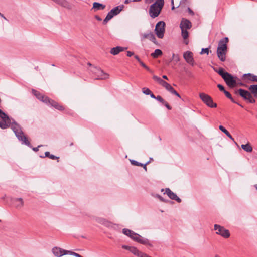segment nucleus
<instances>
[{"instance_id": "1", "label": "nucleus", "mask_w": 257, "mask_h": 257, "mask_svg": "<svg viewBox=\"0 0 257 257\" xmlns=\"http://www.w3.org/2000/svg\"><path fill=\"white\" fill-rule=\"evenodd\" d=\"M0 127L5 129L11 125V128L13 130L18 139L27 146L31 148V145L28 140L27 138L24 135L21 126L16 123L14 120L11 122L10 118L4 112L0 115Z\"/></svg>"}, {"instance_id": "2", "label": "nucleus", "mask_w": 257, "mask_h": 257, "mask_svg": "<svg viewBox=\"0 0 257 257\" xmlns=\"http://www.w3.org/2000/svg\"><path fill=\"white\" fill-rule=\"evenodd\" d=\"M164 5V0H156L154 3L150 6L149 10L150 16L152 18L158 17L160 14Z\"/></svg>"}, {"instance_id": "3", "label": "nucleus", "mask_w": 257, "mask_h": 257, "mask_svg": "<svg viewBox=\"0 0 257 257\" xmlns=\"http://www.w3.org/2000/svg\"><path fill=\"white\" fill-rule=\"evenodd\" d=\"M192 27L191 22L187 19L182 18L180 24V28L181 30V36L184 40L188 38L189 33L188 30Z\"/></svg>"}, {"instance_id": "4", "label": "nucleus", "mask_w": 257, "mask_h": 257, "mask_svg": "<svg viewBox=\"0 0 257 257\" xmlns=\"http://www.w3.org/2000/svg\"><path fill=\"white\" fill-rule=\"evenodd\" d=\"M236 94H239L244 101L250 103H254L255 100L253 98L251 93L243 89H239L235 91Z\"/></svg>"}, {"instance_id": "5", "label": "nucleus", "mask_w": 257, "mask_h": 257, "mask_svg": "<svg viewBox=\"0 0 257 257\" xmlns=\"http://www.w3.org/2000/svg\"><path fill=\"white\" fill-rule=\"evenodd\" d=\"M124 8L123 5H119L111 9L107 14L106 17L103 21V24L106 25L114 16L120 13Z\"/></svg>"}, {"instance_id": "6", "label": "nucleus", "mask_w": 257, "mask_h": 257, "mask_svg": "<svg viewBox=\"0 0 257 257\" xmlns=\"http://www.w3.org/2000/svg\"><path fill=\"white\" fill-rule=\"evenodd\" d=\"M90 71L94 75L96 79H106L108 78L109 75L105 73L100 68L93 66L90 69Z\"/></svg>"}, {"instance_id": "7", "label": "nucleus", "mask_w": 257, "mask_h": 257, "mask_svg": "<svg viewBox=\"0 0 257 257\" xmlns=\"http://www.w3.org/2000/svg\"><path fill=\"white\" fill-rule=\"evenodd\" d=\"M199 97L207 106L210 108H215L217 107L216 103L213 102L212 98L208 94L201 93L199 94Z\"/></svg>"}, {"instance_id": "8", "label": "nucleus", "mask_w": 257, "mask_h": 257, "mask_svg": "<svg viewBox=\"0 0 257 257\" xmlns=\"http://www.w3.org/2000/svg\"><path fill=\"white\" fill-rule=\"evenodd\" d=\"M214 229L216 231V234L219 235L225 238H228L230 235L229 230L220 225L215 224Z\"/></svg>"}, {"instance_id": "9", "label": "nucleus", "mask_w": 257, "mask_h": 257, "mask_svg": "<svg viewBox=\"0 0 257 257\" xmlns=\"http://www.w3.org/2000/svg\"><path fill=\"white\" fill-rule=\"evenodd\" d=\"M165 31V23L164 21H159L156 24L155 31L159 38H163Z\"/></svg>"}, {"instance_id": "10", "label": "nucleus", "mask_w": 257, "mask_h": 257, "mask_svg": "<svg viewBox=\"0 0 257 257\" xmlns=\"http://www.w3.org/2000/svg\"><path fill=\"white\" fill-rule=\"evenodd\" d=\"M153 79L155 81H157L159 84L162 85L163 87H164L169 92H170L172 90V89L173 88L169 83L162 79L161 78L156 75H154L153 76Z\"/></svg>"}, {"instance_id": "11", "label": "nucleus", "mask_w": 257, "mask_h": 257, "mask_svg": "<svg viewBox=\"0 0 257 257\" xmlns=\"http://www.w3.org/2000/svg\"><path fill=\"white\" fill-rule=\"evenodd\" d=\"M237 77H234L231 74L228 73L223 78L226 84L230 87H234L236 85V82L235 79Z\"/></svg>"}, {"instance_id": "12", "label": "nucleus", "mask_w": 257, "mask_h": 257, "mask_svg": "<svg viewBox=\"0 0 257 257\" xmlns=\"http://www.w3.org/2000/svg\"><path fill=\"white\" fill-rule=\"evenodd\" d=\"M183 57L185 61L192 66L194 65V61L193 59V54L192 52L187 51L184 53Z\"/></svg>"}, {"instance_id": "13", "label": "nucleus", "mask_w": 257, "mask_h": 257, "mask_svg": "<svg viewBox=\"0 0 257 257\" xmlns=\"http://www.w3.org/2000/svg\"><path fill=\"white\" fill-rule=\"evenodd\" d=\"M32 93L37 97V99L41 100V101H42L45 103H47V102H49V98L42 94L39 91L35 90L34 89H33Z\"/></svg>"}, {"instance_id": "14", "label": "nucleus", "mask_w": 257, "mask_h": 257, "mask_svg": "<svg viewBox=\"0 0 257 257\" xmlns=\"http://www.w3.org/2000/svg\"><path fill=\"white\" fill-rule=\"evenodd\" d=\"M133 240H134L139 243L144 244V245H148L151 246V244L149 242V241L148 239L143 237L142 236H141V235H140L138 234H136V236L135 237V238H134Z\"/></svg>"}, {"instance_id": "15", "label": "nucleus", "mask_w": 257, "mask_h": 257, "mask_svg": "<svg viewBox=\"0 0 257 257\" xmlns=\"http://www.w3.org/2000/svg\"><path fill=\"white\" fill-rule=\"evenodd\" d=\"M165 193H166L171 199L174 200L178 203H180L181 202V199L169 188H166L165 189V192L164 194Z\"/></svg>"}, {"instance_id": "16", "label": "nucleus", "mask_w": 257, "mask_h": 257, "mask_svg": "<svg viewBox=\"0 0 257 257\" xmlns=\"http://www.w3.org/2000/svg\"><path fill=\"white\" fill-rule=\"evenodd\" d=\"M243 79L247 83L250 81L257 82V76L250 73L243 74Z\"/></svg>"}, {"instance_id": "17", "label": "nucleus", "mask_w": 257, "mask_h": 257, "mask_svg": "<svg viewBox=\"0 0 257 257\" xmlns=\"http://www.w3.org/2000/svg\"><path fill=\"white\" fill-rule=\"evenodd\" d=\"M52 252L56 257H61L63 255H66L67 251L66 250L63 249L58 247H54L52 249Z\"/></svg>"}, {"instance_id": "18", "label": "nucleus", "mask_w": 257, "mask_h": 257, "mask_svg": "<svg viewBox=\"0 0 257 257\" xmlns=\"http://www.w3.org/2000/svg\"><path fill=\"white\" fill-rule=\"evenodd\" d=\"M226 53L227 50L219 48L217 49V55L221 61L224 62L225 61Z\"/></svg>"}, {"instance_id": "19", "label": "nucleus", "mask_w": 257, "mask_h": 257, "mask_svg": "<svg viewBox=\"0 0 257 257\" xmlns=\"http://www.w3.org/2000/svg\"><path fill=\"white\" fill-rule=\"evenodd\" d=\"M49 102H47V104L50 105L51 106L54 107L55 108L62 111L64 110V108L63 106L60 105L57 102L53 100L52 99L49 98Z\"/></svg>"}, {"instance_id": "20", "label": "nucleus", "mask_w": 257, "mask_h": 257, "mask_svg": "<svg viewBox=\"0 0 257 257\" xmlns=\"http://www.w3.org/2000/svg\"><path fill=\"white\" fill-rule=\"evenodd\" d=\"M12 202L16 208H21L24 206V201L22 198H14L12 200Z\"/></svg>"}, {"instance_id": "21", "label": "nucleus", "mask_w": 257, "mask_h": 257, "mask_svg": "<svg viewBox=\"0 0 257 257\" xmlns=\"http://www.w3.org/2000/svg\"><path fill=\"white\" fill-rule=\"evenodd\" d=\"M228 38L227 37H224L223 39H221L218 43V46L217 48L227 50V43H228Z\"/></svg>"}, {"instance_id": "22", "label": "nucleus", "mask_w": 257, "mask_h": 257, "mask_svg": "<svg viewBox=\"0 0 257 257\" xmlns=\"http://www.w3.org/2000/svg\"><path fill=\"white\" fill-rule=\"evenodd\" d=\"M127 49L126 47H123L121 46H117L112 48L110 50V53L113 55H116L120 52H122Z\"/></svg>"}, {"instance_id": "23", "label": "nucleus", "mask_w": 257, "mask_h": 257, "mask_svg": "<svg viewBox=\"0 0 257 257\" xmlns=\"http://www.w3.org/2000/svg\"><path fill=\"white\" fill-rule=\"evenodd\" d=\"M122 233L125 235L130 237L132 239H134V238L136 236L137 233H135L133 231L128 229L124 228L122 229Z\"/></svg>"}, {"instance_id": "24", "label": "nucleus", "mask_w": 257, "mask_h": 257, "mask_svg": "<svg viewBox=\"0 0 257 257\" xmlns=\"http://www.w3.org/2000/svg\"><path fill=\"white\" fill-rule=\"evenodd\" d=\"M143 39H148L155 44H157L155 36L152 32L149 33H144L143 35Z\"/></svg>"}, {"instance_id": "25", "label": "nucleus", "mask_w": 257, "mask_h": 257, "mask_svg": "<svg viewBox=\"0 0 257 257\" xmlns=\"http://www.w3.org/2000/svg\"><path fill=\"white\" fill-rule=\"evenodd\" d=\"M106 6L102 4L98 3V2H94L93 4V8L94 10V11H97L98 10H102L105 8Z\"/></svg>"}, {"instance_id": "26", "label": "nucleus", "mask_w": 257, "mask_h": 257, "mask_svg": "<svg viewBox=\"0 0 257 257\" xmlns=\"http://www.w3.org/2000/svg\"><path fill=\"white\" fill-rule=\"evenodd\" d=\"M248 90L253 97L257 98V84L250 85L248 87Z\"/></svg>"}, {"instance_id": "27", "label": "nucleus", "mask_w": 257, "mask_h": 257, "mask_svg": "<svg viewBox=\"0 0 257 257\" xmlns=\"http://www.w3.org/2000/svg\"><path fill=\"white\" fill-rule=\"evenodd\" d=\"M225 96L226 97H227L228 99H229L233 103L237 104V105H239L241 107H243V106L240 104L239 103L237 102L235 100V99L232 97L231 94L227 91L225 90L224 92Z\"/></svg>"}, {"instance_id": "28", "label": "nucleus", "mask_w": 257, "mask_h": 257, "mask_svg": "<svg viewBox=\"0 0 257 257\" xmlns=\"http://www.w3.org/2000/svg\"><path fill=\"white\" fill-rule=\"evenodd\" d=\"M214 70L215 72L218 73L223 79L226 76V74H228L229 73L227 72H225L224 70L222 68H219L218 70L216 68H214Z\"/></svg>"}, {"instance_id": "29", "label": "nucleus", "mask_w": 257, "mask_h": 257, "mask_svg": "<svg viewBox=\"0 0 257 257\" xmlns=\"http://www.w3.org/2000/svg\"><path fill=\"white\" fill-rule=\"evenodd\" d=\"M219 128L222 132H223L229 138H230L231 140L234 141V138L232 137V136L231 135L229 132L224 126H223L222 125H220L219 126Z\"/></svg>"}, {"instance_id": "30", "label": "nucleus", "mask_w": 257, "mask_h": 257, "mask_svg": "<svg viewBox=\"0 0 257 257\" xmlns=\"http://www.w3.org/2000/svg\"><path fill=\"white\" fill-rule=\"evenodd\" d=\"M241 147L244 151L247 152H251L252 151V147L249 143L242 144Z\"/></svg>"}, {"instance_id": "31", "label": "nucleus", "mask_w": 257, "mask_h": 257, "mask_svg": "<svg viewBox=\"0 0 257 257\" xmlns=\"http://www.w3.org/2000/svg\"><path fill=\"white\" fill-rule=\"evenodd\" d=\"M162 54V52L160 49H157L155 50V51L152 53L151 55L154 58H158L159 56H161Z\"/></svg>"}, {"instance_id": "32", "label": "nucleus", "mask_w": 257, "mask_h": 257, "mask_svg": "<svg viewBox=\"0 0 257 257\" xmlns=\"http://www.w3.org/2000/svg\"><path fill=\"white\" fill-rule=\"evenodd\" d=\"M41 158L49 157V158L54 160L56 159H59V157L54 156V155L50 154L49 152H46L44 156H40Z\"/></svg>"}, {"instance_id": "33", "label": "nucleus", "mask_w": 257, "mask_h": 257, "mask_svg": "<svg viewBox=\"0 0 257 257\" xmlns=\"http://www.w3.org/2000/svg\"><path fill=\"white\" fill-rule=\"evenodd\" d=\"M187 0H179V1L177 2V7H179L180 6L185 4ZM171 5H172V9L173 10L175 8L174 7V0H171Z\"/></svg>"}, {"instance_id": "34", "label": "nucleus", "mask_w": 257, "mask_h": 257, "mask_svg": "<svg viewBox=\"0 0 257 257\" xmlns=\"http://www.w3.org/2000/svg\"><path fill=\"white\" fill-rule=\"evenodd\" d=\"M130 251L135 255H137L140 257L141 253L142 252L139 251V250L135 247H129Z\"/></svg>"}, {"instance_id": "35", "label": "nucleus", "mask_w": 257, "mask_h": 257, "mask_svg": "<svg viewBox=\"0 0 257 257\" xmlns=\"http://www.w3.org/2000/svg\"><path fill=\"white\" fill-rule=\"evenodd\" d=\"M95 221L102 225H104V223L106 222V219L104 218L101 217H96L95 218Z\"/></svg>"}, {"instance_id": "36", "label": "nucleus", "mask_w": 257, "mask_h": 257, "mask_svg": "<svg viewBox=\"0 0 257 257\" xmlns=\"http://www.w3.org/2000/svg\"><path fill=\"white\" fill-rule=\"evenodd\" d=\"M105 226L107 227H112L114 228V226H116V224H113L111 222L106 220V222L104 223V225Z\"/></svg>"}, {"instance_id": "37", "label": "nucleus", "mask_w": 257, "mask_h": 257, "mask_svg": "<svg viewBox=\"0 0 257 257\" xmlns=\"http://www.w3.org/2000/svg\"><path fill=\"white\" fill-rule=\"evenodd\" d=\"M142 92L146 95H149L151 93V91L148 88L144 87L142 89Z\"/></svg>"}, {"instance_id": "38", "label": "nucleus", "mask_w": 257, "mask_h": 257, "mask_svg": "<svg viewBox=\"0 0 257 257\" xmlns=\"http://www.w3.org/2000/svg\"><path fill=\"white\" fill-rule=\"evenodd\" d=\"M172 59L174 60L176 62H178L180 61V57L178 54H175L173 53Z\"/></svg>"}, {"instance_id": "39", "label": "nucleus", "mask_w": 257, "mask_h": 257, "mask_svg": "<svg viewBox=\"0 0 257 257\" xmlns=\"http://www.w3.org/2000/svg\"><path fill=\"white\" fill-rule=\"evenodd\" d=\"M131 164L137 166H143V164L139 163L136 160H131Z\"/></svg>"}, {"instance_id": "40", "label": "nucleus", "mask_w": 257, "mask_h": 257, "mask_svg": "<svg viewBox=\"0 0 257 257\" xmlns=\"http://www.w3.org/2000/svg\"><path fill=\"white\" fill-rule=\"evenodd\" d=\"M155 99L162 104L163 103V102H164V101H165V100L160 95L157 96L156 97V98H155Z\"/></svg>"}, {"instance_id": "41", "label": "nucleus", "mask_w": 257, "mask_h": 257, "mask_svg": "<svg viewBox=\"0 0 257 257\" xmlns=\"http://www.w3.org/2000/svg\"><path fill=\"white\" fill-rule=\"evenodd\" d=\"M170 93L181 98L180 94L174 88L172 89V90L171 91Z\"/></svg>"}, {"instance_id": "42", "label": "nucleus", "mask_w": 257, "mask_h": 257, "mask_svg": "<svg viewBox=\"0 0 257 257\" xmlns=\"http://www.w3.org/2000/svg\"><path fill=\"white\" fill-rule=\"evenodd\" d=\"M203 53H206L208 55L209 54V48H202L200 52V54H202Z\"/></svg>"}, {"instance_id": "43", "label": "nucleus", "mask_w": 257, "mask_h": 257, "mask_svg": "<svg viewBox=\"0 0 257 257\" xmlns=\"http://www.w3.org/2000/svg\"><path fill=\"white\" fill-rule=\"evenodd\" d=\"M163 104L164 105L168 110H171L172 109V107L165 100L164 101V102H163Z\"/></svg>"}, {"instance_id": "44", "label": "nucleus", "mask_w": 257, "mask_h": 257, "mask_svg": "<svg viewBox=\"0 0 257 257\" xmlns=\"http://www.w3.org/2000/svg\"><path fill=\"white\" fill-rule=\"evenodd\" d=\"M217 87L220 91H223V92L225 91L224 86L221 84H218Z\"/></svg>"}, {"instance_id": "45", "label": "nucleus", "mask_w": 257, "mask_h": 257, "mask_svg": "<svg viewBox=\"0 0 257 257\" xmlns=\"http://www.w3.org/2000/svg\"><path fill=\"white\" fill-rule=\"evenodd\" d=\"M187 11L189 14L193 16L194 15V12L189 7L188 8Z\"/></svg>"}, {"instance_id": "46", "label": "nucleus", "mask_w": 257, "mask_h": 257, "mask_svg": "<svg viewBox=\"0 0 257 257\" xmlns=\"http://www.w3.org/2000/svg\"><path fill=\"white\" fill-rule=\"evenodd\" d=\"M157 197L162 202H166V200L163 199V198L159 195H157Z\"/></svg>"}, {"instance_id": "47", "label": "nucleus", "mask_w": 257, "mask_h": 257, "mask_svg": "<svg viewBox=\"0 0 257 257\" xmlns=\"http://www.w3.org/2000/svg\"><path fill=\"white\" fill-rule=\"evenodd\" d=\"M41 146H42V145H38L37 147H34L33 148V150L35 152H37L39 150V148L41 147Z\"/></svg>"}, {"instance_id": "48", "label": "nucleus", "mask_w": 257, "mask_h": 257, "mask_svg": "<svg viewBox=\"0 0 257 257\" xmlns=\"http://www.w3.org/2000/svg\"><path fill=\"white\" fill-rule=\"evenodd\" d=\"M134 55V52L128 51H127V56L131 57Z\"/></svg>"}, {"instance_id": "49", "label": "nucleus", "mask_w": 257, "mask_h": 257, "mask_svg": "<svg viewBox=\"0 0 257 257\" xmlns=\"http://www.w3.org/2000/svg\"><path fill=\"white\" fill-rule=\"evenodd\" d=\"M150 163V161H148L147 163H146L145 164H143V167L145 170L147 171V165H148Z\"/></svg>"}, {"instance_id": "50", "label": "nucleus", "mask_w": 257, "mask_h": 257, "mask_svg": "<svg viewBox=\"0 0 257 257\" xmlns=\"http://www.w3.org/2000/svg\"><path fill=\"white\" fill-rule=\"evenodd\" d=\"M72 255H73V256H75L76 257H83V256H82L81 255H80V254H79L78 253H72Z\"/></svg>"}, {"instance_id": "51", "label": "nucleus", "mask_w": 257, "mask_h": 257, "mask_svg": "<svg viewBox=\"0 0 257 257\" xmlns=\"http://www.w3.org/2000/svg\"><path fill=\"white\" fill-rule=\"evenodd\" d=\"M139 63L140 64V65H141L143 67L145 68V67H146V65L144 63H143L142 61H140V62H139Z\"/></svg>"}, {"instance_id": "52", "label": "nucleus", "mask_w": 257, "mask_h": 257, "mask_svg": "<svg viewBox=\"0 0 257 257\" xmlns=\"http://www.w3.org/2000/svg\"><path fill=\"white\" fill-rule=\"evenodd\" d=\"M153 1V0H145V3L146 4H149L151 3Z\"/></svg>"}, {"instance_id": "53", "label": "nucleus", "mask_w": 257, "mask_h": 257, "mask_svg": "<svg viewBox=\"0 0 257 257\" xmlns=\"http://www.w3.org/2000/svg\"><path fill=\"white\" fill-rule=\"evenodd\" d=\"M135 58L139 62L141 61V59H140V58L139 57V56L138 55H135Z\"/></svg>"}, {"instance_id": "54", "label": "nucleus", "mask_w": 257, "mask_h": 257, "mask_svg": "<svg viewBox=\"0 0 257 257\" xmlns=\"http://www.w3.org/2000/svg\"><path fill=\"white\" fill-rule=\"evenodd\" d=\"M95 17L97 19V20H98L99 21H101L102 20V19L99 16H98L97 15H96Z\"/></svg>"}, {"instance_id": "55", "label": "nucleus", "mask_w": 257, "mask_h": 257, "mask_svg": "<svg viewBox=\"0 0 257 257\" xmlns=\"http://www.w3.org/2000/svg\"><path fill=\"white\" fill-rule=\"evenodd\" d=\"M150 95V97L152 98H156V96L151 92V93L149 94Z\"/></svg>"}, {"instance_id": "56", "label": "nucleus", "mask_w": 257, "mask_h": 257, "mask_svg": "<svg viewBox=\"0 0 257 257\" xmlns=\"http://www.w3.org/2000/svg\"><path fill=\"white\" fill-rule=\"evenodd\" d=\"M144 68L151 73L153 72L152 71L147 65L146 67H145Z\"/></svg>"}, {"instance_id": "57", "label": "nucleus", "mask_w": 257, "mask_h": 257, "mask_svg": "<svg viewBox=\"0 0 257 257\" xmlns=\"http://www.w3.org/2000/svg\"><path fill=\"white\" fill-rule=\"evenodd\" d=\"M144 68L151 73L153 72L152 71L147 65L146 67H145Z\"/></svg>"}, {"instance_id": "58", "label": "nucleus", "mask_w": 257, "mask_h": 257, "mask_svg": "<svg viewBox=\"0 0 257 257\" xmlns=\"http://www.w3.org/2000/svg\"><path fill=\"white\" fill-rule=\"evenodd\" d=\"M132 2V0H125L124 3L125 4H129L130 3H131Z\"/></svg>"}, {"instance_id": "59", "label": "nucleus", "mask_w": 257, "mask_h": 257, "mask_svg": "<svg viewBox=\"0 0 257 257\" xmlns=\"http://www.w3.org/2000/svg\"><path fill=\"white\" fill-rule=\"evenodd\" d=\"M66 251H67L66 254H69L70 255H72V253H75L74 252H72V251H68V250H66Z\"/></svg>"}, {"instance_id": "60", "label": "nucleus", "mask_w": 257, "mask_h": 257, "mask_svg": "<svg viewBox=\"0 0 257 257\" xmlns=\"http://www.w3.org/2000/svg\"><path fill=\"white\" fill-rule=\"evenodd\" d=\"M130 246H126V245H123L122 248L126 249H129Z\"/></svg>"}, {"instance_id": "61", "label": "nucleus", "mask_w": 257, "mask_h": 257, "mask_svg": "<svg viewBox=\"0 0 257 257\" xmlns=\"http://www.w3.org/2000/svg\"><path fill=\"white\" fill-rule=\"evenodd\" d=\"M162 78L166 80H168V78L166 75H163Z\"/></svg>"}, {"instance_id": "62", "label": "nucleus", "mask_w": 257, "mask_h": 257, "mask_svg": "<svg viewBox=\"0 0 257 257\" xmlns=\"http://www.w3.org/2000/svg\"><path fill=\"white\" fill-rule=\"evenodd\" d=\"M0 16H1L2 17L4 18L5 19H6V18L4 17L3 14H1V13H0Z\"/></svg>"}, {"instance_id": "63", "label": "nucleus", "mask_w": 257, "mask_h": 257, "mask_svg": "<svg viewBox=\"0 0 257 257\" xmlns=\"http://www.w3.org/2000/svg\"><path fill=\"white\" fill-rule=\"evenodd\" d=\"M142 0H132V2H140Z\"/></svg>"}, {"instance_id": "64", "label": "nucleus", "mask_w": 257, "mask_h": 257, "mask_svg": "<svg viewBox=\"0 0 257 257\" xmlns=\"http://www.w3.org/2000/svg\"><path fill=\"white\" fill-rule=\"evenodd\" d=\"M4 112L1 110L0 109V115L3 113Z\"/></svg>"}]
</instances>
